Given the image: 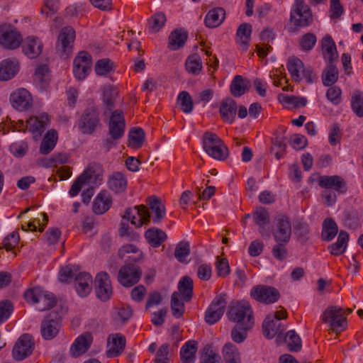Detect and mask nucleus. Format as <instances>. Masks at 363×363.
<instances>
[{
	"instance_id": "f257e3e1",
	"label": "nucleus",
	"mask_w": 363,
	"mask_h": 363,
	"mask_svg": "<svg viewBox=\"0 0 363 363\" xmlns=\"http://www.w3.org/2000/svg\"><path fill=\"white\" fill-rule=\"evenodd\" d=\"M146 205L135 206L133 208H128L125 209L123 220L130 221L137 228L143 225H147L150 223L151 216L149 210H151L153 214L152 220L153 223L159 224L164 218L166 209L162 200L155 196H149L145 200Z\"/></svg>"
},
{
	"instance_id": "f03ea898",
	"label": "nucleus",
	"mask_w": 363,
	"mask_h": 363,
	"mask_svg": "<svg viewBox=\"0 0 363 363\" xmlns=\"http://www.w3.org/2000/svg\"><path fill=\"white\" fill-rule=\"evenodd\" d=\"M26 301L30 304H36L39 311L52 308L57 304V299L53 293L43 290L40 286L28 289L23 294Z\"/></svg>"
},
{
	"instance_id": "7ed1b4c3",
	"label": "nucleus",
	"mask_w": 363,
	"mask_h": 363,
	"mask_svg": "<svg viewBox=\"0 0 363 363\" xmlns=\"http://www.w3.org/2000/svg\"><path fill=\"white\" fill-rule=\"evenodd\" d=\"M228 319L236 324L242 323L247 327H253L255 324L253 311L250 304L245 301H233L228 306L227 312Z\"/></svg>"
},
{
	"instance_id": "20e7f679",
	"label": "nucleus",
	"mask_w": 363,
	"mask_h": 363,
	"mask_svg": "<svg viewBox=\"0 0 363 363\" xmlns=\"http://www.w3.org/2000/svg\"><path fill=\"white\" fill-rule=\"evenodd\" d=\"M203 147L211 157L219 161L225 160L229 156V150L219 136L211 132L203 135Z\"/></svg>"
},
{
	"instance_id": "39448f33",
	"label": "nucleus",
	"mask_w": 363,
	"mask_h": 363,
	"mask_svg": "<svg viewBox=\"0 0 363 363\" xmlns=\"http://www.w3.org/2000/svg\"><path fill=\"white\" fill-rule=\"evenodd\" d=\"M323 323L329 325V329L336 335L340 334L347 328L345 308L339 306L328 307L320 317Z\"/></svg>"
},
{
	"instance_id": "423d86ee",
	"label": "nucleus",
	"mask_w": 363,
	"mask_h": 363,
	"mask_svg": "<svg viewBox=\"0 0 363 363\" xmlns=\"http://www.w3.org/2000/svg\"><path fill=\"white\" fill-rule=\"evenodd\" d=\"M79 130L84 135H92L101 125L100 113L95 106L86 107L76 122Z\"/></svg>"
},
{
	"instance_id": "0eeeda50",
	"label": "nucleus",
	"mask_w": 363,
	"mask_h": 363,
	"mask_svg": "<svg viewBox=\"0 0 363 363\" xmlns=\"http://www.w3.org/2000/svg\"><path fill=\"white\" fill-rule=\"evenodd\" d=\"M313 21L311 9L305 0H295L290 12V22L295 29L309 26Z\"/></svg>"
},
{
	"instance_id": "6e6552de",
	"label": "nucleus",
	"mask_w": 363,
	"mask_h": 363,
	"mask_svg": "<svg viewBox=\"0 0 363 363\" xmlns=\"http://www.w3.org/2000/svg\"><path fill=\"white\" fill-rule=\"evenodd\" d=\"M75 37L76 33L72 26H65L60 30L56 42V50L62 58H68L72 53Z\"/></svg>"
},
{
	"instance_id": "1a4fd4ad",
	"label": "nucleus",
	"mask_w": 363,
	"mask_h": 363,
	"mask_svg": "<svg viewBox=\"0 0 363 363\" xmlns=\"http://www.w3.org/2000/svg\"><path fill=\"white\" fill-rule=\"evenodd\" d=\"M250 294L252 299L266 305L277 302L281 297L277 289L264 284H258L253 286L250 290Z\"/></svg>"
},
{
	"instance_id": "9d476101",
	"label": "nucleus",
	"mask_w": 363,
	"mask_h": 363,
	"mask_svg": "<svg viewBox=\"0 0 363 363\" xmlns=\"http://www.w3.org/2000/svg\"><path fill=\"white\" fill-rule=\"evenodd\" d=\"M23 41L21 33L13 26L4 24L0 26V45L7 50H15Z\"/></svg>"
},
{
	"instance_id": "9b49d317",
	"label": "nucleus",
	"mask_w": 363,
	"mask_h": 363,
	"mask_svg": "<svg viewBox=\"0 0 363 363\" xmlns=\"http://www.w3.org/2000/svg\"><path fill=\"white\" fill-rule=\"evenodd\" d=\"M227 305V295L221 293L216 296L205 312V320L209 325L217 323L223 316Z\"/></svg>"
},
{
	"instance_id": "f8f14e48",
	"label": "nucleus",
	"mask_w": 363,
	"mask_h": 363,
	"mask_svg": "<svg viewBox=\"0 0 363 363\" xmlns=\"http://www.w3.org/2000/svg\"><path fill=\"white\" fill-rule=\"evenodd\" d=\"M142 274V269L139 266L128 263L121 267L117 279L123 286L129 288L140 281Z\"/></svg>"
},
{
	"instance_id": "ddd939ff",
	"label": "nucleus",
	"mask_w": 363,
	"mask_h": 363,
	"mask_svg": "<svg viewBox=\"0 0 363 363\" xmlns=\"http://www.w3.org/2000/svg\"><path fill=\"white\" fill-rule=\"evenodd\" d=\"M34 348L33 337L28 333H24L16 342L12 350V357L15 360L22 361L33 353Z\"/></svg>"
},
{
	"instance_id": "4468645a",
	"label": "nucleus",
	"mask_w": 363,
	"mask_h": 363,
	"mask_svg": "<svg viewBox=\"0 0 363 363\" xmlns=\"http://www.w3.org/2000/svg\"><path fill=\"white\" fill-rule=\"evenodd\" d=\"M92 57L86 51H80L73 62V74L78 80H84L91 68Z\"/></svg>"
},
{
	"instance_id": "2eb2a0df",
	"label": "nucleus",
	"mask_w": 363,
	"mask_h": 363,
	"mask_svg": "<svg viewBox=\"0 0 363 363\" xmlns=\"http://www.w3.org/2000/svg\"><path fill=\"white\" fill-rule=\"evenodd\" d=\"M61 329V319L55 313H50L42 320L40 334L43 339L51 340L59 333Z\"/></svg>"
},
{
	"instance_id": "dca6fc26",
	"label": "nucleus",
	"mask_w": 363,
	"mask_h": 363,
	"mask_svg": "<svg viewBox=\"0 0 363 363\" xmlns=\"http://www.w3.org/2000/svg\"><path fill=\"white\" fill-rule=\"evenodd\" d=\"M318 183L320 188L333 190L338 194H345L348 189L345 179L339 175H319Z\"/></svg>"
},
{
	"instance_id": "f3484780",
	"label": "nucleus",
	"mask_w": 363,
	"mask_h": 363,
	"mask_svg": "<svg viewBox=\"0 0 363 363\" xmlns=\"http://www.w3.org/2000/svg\"><path fill=\"white\" fill-rule=\"evenodd\" d=\"M108 135L119 140L124 136L125 132V120L123 111L116 109L111 112L108 123Z\"/></svg>"
},
{
	"instance_id": "a211bd4d",
	"label": "nucleus",
	"mask_w": 363,
	"mask_h": 363,
	"mask_svg": "<svg viewBox=\"0 0 363 363\" xmlns=\"http://www.w3.org/2000/svg\"><path fill=\"white\" fill-rule=\"evenodd\" d=\"M95 292L96 296L101 301H107L113 294L111 282L108 273L99 272L95 277Z\"/></svg>"
},
{
	"instance_id": "6ab92c4d",
	"label": "nucleus",
	"mask_w": 363,
	"mask_h": 363,
	"mask_svg": "<svg viewBox=\"0 0 363 363\" xmlns=\"http://www.w3.org/2000/svg\"><path fill=\"white\" fill-rule=\"evenodd\" d=\"M50 123L48 115L45 113L38 116L30 117L26 121V129L33 134V138L38 140Z\"/></svg>"
},
{
	"instance_id": "aec40b11",
	"label": "nucleus",
	"mask_w": 363,
	"mask_h": 363,
	"mask_svg": "<svg viewBox=\"0 0 363 363\" xmlns=\"http://www.w3.org/2000/svg\"><path fill=\"white\" fill-rule=\"evenodd\" d=\"M276 220L277 228L273 233L275 241L288 243L291 234V225L289 218L282 215L279 216Z\"/></svg>"
},
{
	"instance_id": "412c9836",
	"label": "nucleus",
	"mask_w": 363,
	"mask_h": 363,
	"mask_svg": "<svg viewBox=\"0 0 363 363\" xmlns=\"http://www.w3.org/2000/svg\"><path fill=\"white\" fill-rule=\"evenodd\" d=\"M10 101L15 109L23 111L31 106L33 99L29 91L21 88L11 94Z\"/></svg>"
},
{
	"instance_id": "4be33fe9",
	"label": "nucleus",
	"mask_w": 363,
	"mask_h": 363,
	"mask_svg": "<svg viewBox=\"0 0 363 363\" xmlns=\"http://www.w3.org/2000/svg\"><path fill=\"white\" fill-rule=\"evenodd\" d=\"M93 279L87 272H79L74 278V288L77 294L82 297H86L91 291Z\"/></svg>"
},
{
	"instance_id": "5701e85b",
	"label": "nucleus",
	"mask_w": 363,
	"mask_h": 363,
	"mask_svg": "<svg viewBox=\"0 0 363 363\" xmlns=\"http://www.w3.org/2000/svg\"><path fill=\"white\" fill-rule=\"evenodd\" d=\"M93 336L90 333H84L78 336L70 348V352L74 357L85 353L91 347Z\"/></svg>"
},
{
	"instance_id": "b1692460",
	"label": "nucleus",
	"mask_w": 363,
	"mask_h": 363,
	"mask_svg": "<svg viewBox=\"0 0 363 363\" xmlns=\"http://www.w3.org/2000/svg\"><path fill=\"white\" fill-rule=\"evenodd\" d=\"M285 330L284 325L272 318L271 314L268 315L262 323L263 335L268 339H272L277 335H282Z\"/></svg>"
},
{
	"instance_id": "393cba45",
	"label": "nucleus",
	"mask_w": 363,
	"mask_h": 363,
	"mask_svg": "<svg viewBox=\"0 0 363 363\" xmlns=\"http://www.w3.org/2000/svg\"><path fill=\"white\" fill-rule=\"evenodd\" d=\"M23 52L30 59H35L43 50V43L38 38L28 36L22 41Z\"/></svg>"
},
{
	"instance_id": "a878e982",
	"label": "nucleus",
	"mask_w": 363,
	"mask_h": 363,
	"mask_svg": "<svg viewBox=\"0 0 363 363\" xmlns=\"http://www.w3.org/2000/svg\"><path fill=\"white\" fill-rule=\"evenodd\" d=\"M20 65L16 58H7L0 62V80L8 81L13 78L19 71Z\"/></svg>"
},
{
	"instance_id": "bb28decb",
	"label": "nucleus",
	"mask_w": 363,
	"mask_h": 363,
	"mask_svg": "<svg viewBox=\"0 0 363 363\" xmlns=\"http://www.w3.org/2000/svg\"><path fill=\"white\" fill-rule=\"evenodd\" d=\"M112 198L106 190H101L95 197L92 209L95 214L102 215L108 211L112 205Z\"/></svg>"
},
{
	"instance_id": "cd10ccee",
	"label": "nucleus",
	"mask_w": 363,
	"mask_h": 363,
	"mask_svg": "<svg viewBox=\"0 0 363 363\" xmlns=\"http://www.w3.org/2000/svg\"><path fill=\"white\" fill-rule=\"evenodd\" d=\"M107 185L108 189L115 194H122L126 190L128 180L122 172H114L108 177Z\"/></svg>"
},
{
	"instance_id": "c85d7f7f",
	"label": "nucleus",
	"mask_w": 363,
	"mask_h": 363,
	"mask_svg": "<svg viewBox=\"0 0 363 363\" xmlns=\"http://www.w3.org/2000/svg\"><path fill=\"white\" fill-rule=\"evenodd\" d=\"M225 19V11L222 7H216L208 11L204 18V25L208 28L220 26Z\"/></svg>"
},
{
	"instance_id": "c756f323",
	"label": "nucleus",
	"mask_w": 363,
	"mask_h": 363,
	"mask_svg": "<svg viewBox=\"0 0 363 363\" xmlns=\"http://www.w3.org/2000/svg\"><path fill=\"white\" fill-rule=\"evenodd\" d=\"M237 104L232 99L223 101L220 105L219 113L223 122L232 124L235 118Z\"/></svg>"
},
{
	"instance_id": "7c9ffc66",
	"label": "nucleus",
	"mask_w": 363,
	"mask_h": 363,
	"mask_svg": "<svg viewBox=\"0 0 363 363\" xmlns=\"http://www.w3.org/2000/svg\"><path fill=\"white\" fill-rule=\"evenodd\" d=\"M323 55L328 63L335 62L338 58L336 45L330 35H325L321 40Z\"/></svg>"
},
{
	"instance_id": "2f4dec72",
	"label": "nucleus",
	"mask_w": 363,
	"mask_h": 363,
	"mask_svg": "<svg viewBox=\"0 0 363 363\" xmlns=\"http://www.w3.org/2000/svg\"><path fill=\"white\" fill-rule=\"evenodd\" d=\"M252 26L249 23H244L239 26L237 29V43L239 45L240 48L245 52L250 47L251 40Z\"/></svg>"
},
{
	"instance_id": "473e14b6",
	"label": "nucleus",
	"mask_w": 363,
	"mask_h": 363,
	"mask_svg": "<svg viewBox=\"0 0 363 363\" xmlns=\"http://www.w3.org/2000/svg\"><path fill=\"white\" fill-rule=\"evenodd\" d=\"M126 345L125 337L121 333L112 335L111 344L106 351V355L109 358L117 357L124 351Z\"/></svg>"
},
{
	"instance_id": "72a5a7b5",
	"label": "nucleus",
	"mask_w": 363,
	"mask_h": 363,
	"mask_svg": "<svg viewBox=\"0 0 363 363\" xmlns=\"http://www.w3.org/2000/svg\"><path fill=\"white\" fill-rule=\"evenodd\" d=\"M349 241V234L341 230L337 236V241L328 247V250L332 255L338 257L342 255L347 248Z\"/></svg>"
},
{
	"instance_id": "f704fd0d",
	"label": "nucleus",
	"mask_w": 363,
	"mask_h": 363,
	"mask_svg": "<svg viewBox=\"0 0 363 363\" xmlns=\"http://www.w3.org/2000/svg\"><path fill=\"white\" fill-rule=\"evenodd\" d=\"M188 34L182 29H175L169 36L168 48L170 50H177L184 47L187 40Z\"/></svg>"
},
{
	"instance_id": "c9c22d12",
	"label": "nucleus",
	"mask_w": 363,
	"mask_h": 363,
	"mask_svg": "<svg viewBox=\"0 0 363 363\" xmlns=\"http://www.w3.org/2000/svg\"><path fill=\"white\" fill-rule=\"evenodd\" d=\"M147 242L153 247H160L167 238L166 233L157 228H150L145 233Z\"/></svg>"
},
{
	"instance_id": "e433bc0d",
	"label": "nucleus",
	"mask_w": 363,
	"mask_h": 363,
	"mask_svg": "<svg viewBox=\"0 0 363 363\" xmlns=\"http://www.w3.org/2000/svg\"><path fill=\"white\" fill-rule=\"evenodd\" d=\"M58 140V133L55 129L49 130L45 135L40 146V152L43 155L49 154L55 147Z\"/></svg>"
},
{
	"instance_id": "4c0bfd02",
	"label": "nucleus",
	"mask_w": 363,
	"mask_h": 363,
	"mask_svg": "<svg viewBox=\"0 0 363 363\" xmlns=\"http://www.w3.org/2000/svg\"><path fill=\"white\" fill-rule=\"evenodd\" d=\"M118 89L112 85L104 86L102 95V103L106 110L110 112L113 111L115 102L118 96Z\"/></svg>"
},
{
	"instance_id": "58836bf2",
	"label": "nucleus",
	"mask_w": 363,
	"mask_h": 363,
	"mask_svg": "<svg viewBox=\"0 0 363 363\" xmlns=\"http://www.w3.org/2000/svg\"><path fill=\"white\" fill-rule=\"evenodd\" d=\"M304 67L302 60L296 57H289L286 64L287 69L292 79L296 82H300L302 80L301 74Z\"/></svg>"
},
{
	"instance_id": "ea45409f",
	"label": "nucleus",
	"mask_w": 363,
	"mask_h": 363,
	"mask_svg": "<svg viewBox=\"0 0 363 363\" xmlns=\"http://www.w3.org/2000/svg\"><path fill=\"white\" fill-rule=\"evenodd\" d=\"M194 282L189 276L181 278L178 283V290L184 301L189 302L193 296Z\"/></svg>"
},
{
	"instance_id": "a19ab883",
	"label": "nucleus",
	"mask_w": 363,
	"mask_h": 363,
	"mask_svg": "<svg viewBox=\"0 0 363 363\" xmlns=\"http://www.w3.org/2000/svg\"><path fill=\"white\" fill-rule=\"evenodd\" d=\"M94 172V170L87 169L77 178L69 191V194L71 197L78 195L82 188V186L89 182L92 178Z\"/></svg>"
},
{
	"instance_id": "79ce46f5",
	"label": "nucleus",
	"mask_w": 363,
	"mask_h": 363,
	"mask_svg": "<svg viewBox=\"0 0 363 363\" xmlns=\"http://www.w3.org/2000/svg\"><path fill=\"white\" fill-rule=\"evenodd\" d=\"M338 232L337 225L331 218L324 220L322 225L321 238L324 241L332 240Z\"/></svg>"
},
{
	"instance_id": "37998d69",
	"label": "nucleus",
	"mask_w": 363,
	"mask_h": 363,
	"mask_svg": "<svg viewBox=\"0 0 363 363\" xmlns=\"http://www.w3.org/2000/svg\"><path fill=\"white\" fill-rule=\"evenodd\" d=\"M225 363H241L238 348L233 343H226L223 348Z\"/></svg>"
},
{
	"instance_id": "c03bdc74",
	"label": "nucleus",
	"mask_w": 363,
	"mask_h": 363,
	"mask_svg": "<svg viewBox=\"0 0 363 363\" xmlns=\"http://www.w3.org/2000/svg\"><path fill=\"white\" fill-rule=\"evenodd\" d=\"M166 16L163 12H157L147 21V29L150 33L159 32L165 24Z\"/></svg>"
},
{
	"instance_id": "a18cd8bd",
	"label": "nucleus",
	"mask_w": 363,
	"mask_h": 363,
	"mask_svg": "<svg viewBox=\"0 0 363 363\" xmlns=\"http://www.w3.org/2000/svg\"><path fill=\"white\" fill-rule=\"evenodd\" d=\"M26 130V124L25 125L23 120L16 122L7 117L6 121H3L0 123V132H2L4 135L9 133L10 130L25 132Z\"/></svg>"
},
{
	"instance_id": "49530a36",
	"label": "nucleus",
	"mask_w": 363,
	"mask_h": 363,
	"mask_svg": "<svg viewBox=\"0 0 363 363\" xmlns=\"http://www.w3.org/2000/svg\"><path fill=\"white\" fill-rule=\"evenodd\" d=\"M185 67L189 73L194 75L199 74L203 68L201 57L197 53L190 55L186 60Z\"/></svg>"
},
{
	"instance_id": "de8ad7c7",
	"label": "nucleus",
	"mask_w": 363,
	"mask_h": 363,
	"mask_svg": "<svg viewBox=\"0 0 363 363\" xmlns=\"http://www.w3.org/2000/svg\"><path fill=\"white\" fill-rule=\"evenodd\" d=\"M255 223L259 227V233L264 235L265 226L269 223V214L263 207L257 208L252 213Z\"/></svg>"
},
{
	"instance_id": "09e8293b",
	"label": "nucleus",
	"mask_w": 363,
	"mask_h": 363,
	"mask_svg": "<svg viewBox=\"0 0 363 363\" xmlns=\"http://www.w3.org/2000/svg\"><path fill=\"white\" fill-rule=\"evenodd\" d=\"M334 63L335 62L328 63V67L325 69L322 74L323 84L325 86H332L338 79L337 68Z\"/></svg>"
},
{
	"instance_id": "8fccbe9b",
	"label": "nucleus",
	"mask_w": 363,
	"mask_h": 363,
	"mask_svg": "<svg viewBox=\"0 0 363 363\" xmlns=\"http://www.w3.org/2000/svg\"><path fill=\"white\" fill-rule=\"evenodd\" d=\"M197 347L195 343L186 342L180 350V357L183 363H194Z\"/></svg>"
},
{
	"instance_id": "3c124183",
	"label": "nucleus",
	"mask_w": 363,
	"mask_h": 363,
	"mask_svg": "<svg viewBox=\"0 0 363 363\" xmlns=\"http://www.w3.org/2000/svg\"><path fill=\"white\" fill-rule=\"evenodd\" d=\"M145 132L141 128H133L128 134L129 146L133 148H140L145 140Z\"/></svg>"
},
{
	"instance_id": "603ef678",
	"label": "nucleus",
	"mask_w": 363,
	"mask_h": 363,
	"mask_svg": "<svg viewBox=\"0 0 363 363\" xmlns=\"http://www.w3.org/2000/svg\"><path fill=\"white\" fill-rule=\"evenodd\" d=\"M179 108L185 113H190L194 109L193 99L186 91H182L177 97Z\"/></svg>"
},
{
	"instance_id": "864d4df0",
	"label": "nucleus",
	"mask_w": 363,
	"mask_h": 363,
	"mask_svg": "<svg viewBox=\"0 0 363 363\" xmlns=\"http://www.w3.org/2000/svg\"><path fill=\"white\" fill-rule=\"evenodd\" d=\"M180 295L174 291L171 297V310L172 315L176 318H181L185 311L184 303L179 299Z\"/></svg>"
},
{
	"instance_id": "5fc2aeb1",
	"label": "nucleus",
	"mask_w": 363,
	"mask_h": 363,
	"mask_svg": "<svg viewBox=\"0 0 363 363\" xmlns=\"http://www.w3.org/2000/svg\"><path fill=\"white\" fill-rule=\"evenodd\" d=\"M284 340L287 343L289 351L296 352L301 350V340L294 330L288 331L285 335Z\"/></svg>"
},
{
	"instance_id": "6e6d98bb",
	"label": "nucleus",
	"mask_w": 363,
	"mask_h": 363,
	"mask_svg": "<svg viewBox=\"0 0 363 363\" xmlns=\"http://www.w3.org/2000/svg\"><path fill=\"white\" fill-rule=\"evenodd\" d=\"M220 356L209 345H206L201 354V363H220Z\"/></svg>"
},
{
	"instance_id": "4d7b16f0",
	"label": "nucleus",
	"mask_w": 363,
	"mask_h": 363,
	"mask_svg": "<svg viewBox=\"0 0 363 363\" xmlns=\"http://www.w3.org/2000/svg\"><path fill=\"white\" fill-rule=\"evenodd\" d=\"M345 225L355 230L360 226L359 216L357 210L345 211L343 213Z\"/></svg>"
},
{
	"instance_id": "13d9d810",
	"label": "nucleus",
	"mask_w": 363,
	"mask_h": 363,
	"mask_svg": "<svg viewBox=\"0 0 363 363\" xmlns=\"http://www.w3.org/2000/svg\"><path fill=\"white\" fill-rule=\"evenodd\" d=\"M113 63L108 58H103L96 61L94 71L99 76H106L113 71Z\"/></svg>"
},
{
	"instance_id": "bf43d9fd",
	"label": "nucleus",
	"mask_w": 363,
	"mask_h": 363,
	"mask_svg": "<svg viewBox=\"0 0 363 363\" xmlns=\"http://www.w3.org/2000/svg\"><path fill=\"white\" fill-rule=\"evenodd\" d=\"M351 108L355 115L363 117V92L355 91L351 98Z\"/></svg>"
},
{
	"instance_id": "052dcab7",
	"label": "nucleus",
	"mask_w": 363,
	"mask_h": 363,
	"mask_svg": "<svg viewBox=\"0 0 363 363\" xmlns=\"http://www.w3.org/2000/svg\"><path fill=\"white\" fill-rule=\"evenodd\" d=\"M49 67L47 65H40L35 69L34 80L40 84L41 86L45 87L48 85L49 81Z\"/></svg>"
},
{
	"instance_id": "680f3d73",
	"label": "nucleus",
	"mask_w": 363,
	"mask_h": 363,
	"mask_svg": "<svg viewBox=\"0 0 363 363\" xmlns=\"http://www.w3.org/2000/svg\"><path fill=\"white\" fill-rule=\"evenodd\" d=\"M247 326V325H245L242 323H238L235 325L231 330V337L234 342L241 343L245 340L247 330L252 328Z\"/></svg>"
},
{
	"instance_id": "e2e57ef3",
	"label": "nucleus",
	"mask_w": 363,
	"mask_h": 363,
	"mask_svg": "<svg viewBox=\"0 0 363 363\" xmlns=\"http://www.w3.org/2000/svg\"><path fill=\"white\" fill-rule=\"evenodd\" d=\"M19 240L20 236L18 231H13L4 238L0 250L4 248L7 252L13 250L18 245Z\"/></svg>"
},
{
	"instance_id": "0e129e2a",
	"label": "nucleus",
	"mask_w": 363,
	"mask_h": 363,
	"mask_svg": "<svg viewBox=\"0 0 363 363\" xmlns=\"http://www.w3.org/2000/svg\"><path fill=\"white\" fill-rule=\"evenodd\" d=\"M13 310L14 306L10 300L5 299L0 301V325L10 318Z\"/></svg>"
},
{
	"instance_id": "69168bd1",
	"label": "nucleus",
	"mask_w": 363,
	"mask_h": 363,
	"mask_svg": "<svg viewBox=\"0 0 363 363\" xmlns=\"http://www.w3.org/2000/svg\"><path fill=\"white\" fill-rule=\"evenodd\" d=\"M294 234L301 244H305L308 240L309 226L306 223L298 222L294 226Z\"/></svg>"
},
{
	"instance_id": "338daca9",
	"label": "nucleus",
	"mask_w": 363,
	"mask_h": 363,
	"mask_svg": "<svg viewBox=\"0 0 363 363\" xmlns=\"http://www.w3.org/2000/svg\"><path fill=\"white\" fill-rule=\"evenodd\" d=\"M189 254L190 245L189 242L182 241L177 245L174 250V256L179 262L182 263L185 262Z\"/></svg>"
},
{
	"instance_id": "774afa93",
	"label": "nucleus",
	"mask_w": 363,
	"mask_h": 363,
	"mask_svg": "<svg viewBox=\"0 0 363 363\" xmlns=\"http://www.w3.org/2000/svg\"><path fill=\"white\" fill-rule=\"evenodd\" d=\"M230 92L235 97H240L245 93L244 79L241 75H236L230 84Z\"/></svg>"
}]
</instances>
